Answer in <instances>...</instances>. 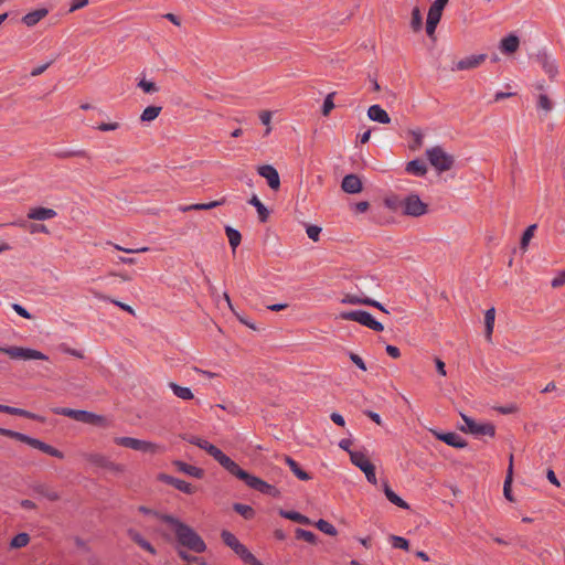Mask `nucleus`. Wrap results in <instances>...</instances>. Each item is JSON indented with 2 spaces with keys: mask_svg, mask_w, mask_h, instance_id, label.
Wrapping results in <instances>:
<instances>
[{
  "mask_svg": "<svg viewBox=\"0 0 565 565\" xmlns=\"http://www.w3.org/2000/svg\"><path fill=\"white\" fill-rule=\"evenodd\" d=\"M216 460L226 471H228L232 476L242 480L247 487L259 491L263 494H267L274 498L279 497V490L273 486L264 481L263 479L250 475L246 470L242 469L234 460H232L227 455H225L220 448L212 449V454L210 455Z\"/></svg>",
  "mask_w": 565,
  "mask_h": 565,
  "instance_id": "obj_1",
  "label": "nucleus"
},
{
  "mask_svg": "<svg viewBox=\"0 0 565 565\" xmlns=\"http://www.w3.org/2000/svg\"><path fill=\"white\" fill-rule=\"evenodd\" d=\"M161 521L173 527L178 543L194 553H203L206 544L203 539L188 524L171 514L161 515Z\"/></svg>",
  "mask_w": 565,
  "mask_h": 565,
  "instance_id": "obj_2",
  "label": "nucleus"
},
{
  "mask_svg": "<svg viewBox=\"0 0 565 565\" xmlns=\"http://www.w3.org/2000/svg\"><path fill=\"white\" fill-rule=\"evenodd\" d=\"M0 435L15 439L21 443H24V444H26L35 449H39L42 452L50 455L52 457H55L58 459L64 458V454L61 450H58L57 448H54L53 446H51L38 438L30 437L25 434L0 427Z\"/></svg>",
  "mask_w": 565,
  "mask_h": 565,
  "instance_id": "obj_3",
  "label": "nucleus"
},
{
  "mask_svg": "<svg viewBox=\"0 0 565 565\" xmlns=\"http://www.w3.org/2000/svg\"><path fill=\"white\" fill-rule=\"evenodd\" d=\"M221 537L223 543L231 547L234 553L248 565H264L260 561H258L249 550L242 544L237 537L231 533L230 531L223 530L221 533Z\"/></svg>",
  "mask_w": 565,
  "mask_h": 565,
  "instance_id": "obj_4",
  "label": "nucleus"
},
{
  "mask_svg": "<svg viewBox=\"0 0 565 565\" xmlns=\"http://www.w3.org/2000/svg\"><path fill=\"white\" fill-rule=\"evenodd\" d=\"M339 317L342 320L358 322L376 332L384 330V326L377 321L370 312L364 310L342 311Z\"/></svg>",
  "mask_w": 565,
  "mask_h": 565,
  "instance_id": "obj_5",
  "label": "nucleus"
},
{
  "mask_svg": "<svg viewBox=\"0 0 565 565\" xmlns=\"http://www.w3.org/2000/svg\"><path fill=\"white\" fill-rule=\"evenodd\" d=\"M426 156L430 164L438 171L445 172L454 167V156L447 153L440 146H435L426 150Z\"/></svg>",
  "mask_w": 565,
  "mask_h": 565,
  "instance_id": "obj_6",
  "label": "nucleus"
},
{
  "mask_svg": "<svg viewBox=\"0 0 565 565\" xmlns=\"http://www.w3.org/2000/svg\"><path fill=\"white\" fill-rule=\"evenodd\" d=\"M399 206L404 215L413 217H419L428 212V205L424 203L416 193H411L405 196L399 202Z\"/></svg>",
  "mask_w": 565,
  "mask_h": 565,
  "instance_id": "obj_7",
  "label": "nucleus"
},
{
  "mask_svg": "<svg viewBox=\"0 0 565 565\" xmlns=\"http://www.w3.org/2000/svg\"><path fill=\"white\" fill-rule=\"evenodd\" d=\"M461 418L465 422V426H462L460 429L463 433H469L475 436H495V426L491 423H477L471 417L461 414Z\"/></svg>",
  "mask_w": 565,
  "mask_h": 565,
  "instance_id": "obj_8",
  "label": "nucleus"
},
{
  "mask_svg": "<svg viewBox=\"0 0 565 565\" xmlns=\"http://www.w3.org/2000/svg\"><path fill=\"white\" fill-rule=\"evenodd\" d=\"M0 353L9 355L11 359L49 360V356L41 351L23 347H0Z\"/></svg>",
  "mask_w": 565,
  "mask_h": 565,
  "instance_id": "obj_9",
  "label": "nucleus"
},
{
  "mask_svg": "<svg viewBox=\"0 0 565 565\" xmlns=\"http://www.w3.org/2000/svg\"><path fill=\"white\" fill-rule=\"evenodd\" d=\"M351 462L364 472L370 483L376 484L375 466L369 460L365 454L362 451L351 452Z\"/></svg>",
  "mask_w": 565,
  "mask_h": 565,
  "instance_id": "obj_10",
  "label": "nucleus"
},
{
  "mask_svg": "<svg viewBox=\"0 0 565 565\" xmlns=\"http://www.w3.org/2000/svg\"><path fill=\"white\" fill-rule=\"evenodd\" d=\"M114 443L118 446L130 448L134 450H139L143 452H153L157 446L152 443L140 440L132 437H116Z\"/></svg>",
  "mask_w": 565,
  "mask_h": 565,
  "instance_id": "obj_11",
  "label": "nucleus"
},
{
  "mask_svg": "<svg viewBox=\"0 0 565 565\" xmlns=\"http://www.w3.org/2000/svg\"><path fill=\"white\" fill-rule=\"evenodd\" d=\"M158 480L168 484V486H172L174 487L175 489H178L179 491L183 492V493H186V494H193L196 492V487L182 480V479H179V478H175V477H172L170 475H167V473H160L158 476Z\"/></svg>",
  "mask_w": 565,
  "mask_h": 565,
  "instance_id": "obj_12",
  "label": "nucleus"
},
{
  "mask_svg": "<svg viewBox=\"0 0 565 565\" xmlns=\"http://www.w3.org/2000/svg\"><path fill=\"white\" fill-rule=\"evenodd\" d=\"M52 412L56 415L66 416V417H70L74 420H77V422H81L84 424L89 423V418L92 415V412H88V411L73 409V408H67V407H55L52 409Z\"/></svg>",
  "mask_w": 565,
  "mask_h": 565,
  "instance_id": "obj_13",
  "label": "nucleus"
},
{
  "mask_svg": "<svg viewBox=\"0 0 565 565\" xmlns=\"http://www.w3.org/2000/svg\"><path fill=\"white\" fill-rule=\"evenodd\" d=\"M487 54H475L466 56L456 63V65L452 67V71H467L477 68L487 60Z\"/></svg>",
  "mask_w": 565,
  "mask_h": 565,
  "instance_id": "obj_14",
  "label": "nucleus"
},
{
  "mask_svg": "<svg viewBox=\"0 0 565 565\" xmlns=\"http://www.w3.org/2000/svg\"><path fill=\"white\" fill-rule=\"evenodd\" d=\"M257 172L267 180L270 189L278 190L280 188V178L277 170L269 164L259 166Z\"/></svg>",
  "mask_w": 565,
  "mask_h": 565,
  "instance_id": "obj_15",
  "label": "nucleus"
},
{
  "mask_svg": "<svg viewBox=\"0 0 565 565\" xmlns=\"http://www.w3.org/2000/svg\"><path fill=\"white\" fill-rule=\"evenodd\" d=\"M434 435L438 440H441L448 446H451L457 449H462L468 445L467 441L457 433L434 431Z\"/></svg>",
  "mask_w": 565,
  "mask_h": 565,
  "instance_id": "obj_16",
  "label": "nucleus"
},
{
  "mask_svg": "<svg viewBox=\"0 0 565 565\" xmlns=\"http://www.w3.org/2000/svg\"><path fill=\"white\" fill-rule=\"evenodd\" d=\"M88 461L97 467L105 468L115 472L124 471V467L121 465L115 463L110 461L107 457L99 454H90L88 456Z\"/></svg>",
  "mask_w": 565,
  "mask_h": 565,
  "instance_id": "obj_17",
  "label": "nucleus"
},
{
  "mask_svg": "<svg viewBox=\"0 0 565 565\" xmlns=\"http://www.w3.org/2000/svg\"><path fill=\"white\" fill-rule=\"evenodd\" d=\"M0 413H6V414H9V415L20 416V417H24V418H28V419L36 420V422H40V423H44V420H45L44 417H42V416H40V415H38L35 413L29 412V411L23 409V408H18V407L2 405V404H0Z\"/></svg>",
  "mask_w": 565,
  "mask_h": 565,
  "instance_id": "obj_18",
  "label": "nucleus"
},
{
  "mask_svg": "<svg viewBox=\"0 0 565 565\" xmlns=\"http://www.w3.org/2000/svg\"><path fill=\"white\" fill-rule=\"evenodd\" d=\"M520 46V39L514 33H510L508 36L501 39L499 49L503 54H514Z\"/></svg>",
  "mask_w": 565,
  "mask_h": 565,
  "instance_id": "obj_19",
  "label": "nucleus"
},
{
  "mask_svg": "<svg viewBox=\"0 0 565 565\" xmlns=\"http://www.w3.org/2000/svg\"><path fill=\"white\" fill-rule=\"evenodd\" d=\"M341 188L345 193L355 194L362 191V181L356 174H348L343 178Z\"/></svg>",
  "mask_w": 565,
  "mask_h": 565,
  "instance_id": "obj_20",
  "label": "nucleus"
},
{
  "mask_svg": "<svg viewBox=\"0 0 565 565\" xmlns=\"http://www.w3.org/2000/svg\"><path fill=\"white\" fill-rule=\"evenodd\" d=\"M172 465L175 467V469L179 472L185 473V475L194 477L196 479H202L205 475V472L202 468L189 465L182 460H174V461H172Z\"/></svg>",
  "mask_w": 565,
  "mask_h": 565,
  "instance_id": "obj_21",
  "label": "nucleus"
},
{
  "mask_svg": "<svg viewBox=\"0 0 565 565\" xmlns=\"http://www.w3.org/2000/svg\"><path fill=\"white\" fill-rule=\"evenodd\" d=\"M56 214V211L53 209L38 206L29 210L28 218L34 221H44L55 217Z\"/></svg>",
  "mask_w": 565,
  "mask_h": 565,
  "instance_id": "obj_22",
  "label": "nucleus"
},
{
  "mask_svg": "<svg viewBox=\"0 0 565 565\" xmlns=\"http://www.w3.org/2000/svg\"><path fill=\"white\" fill-rule=\"evenodd\" d=\"M448 2L449 0H435L433 4L429 7L426 21L439 23L443 17V11L448 4Z\"/></svg>",
  "mask_w": 565,
  "mask_h": 565,
  "instance_id": "obj_23",
  "label": "nucleus"
},
{
  "mask_svg": "<svg viewBox=\"0 0 565 565\" xmlns=\"http://www.w3.org/2000/svg\"><path fill=\"white\" fill-rule=\"evenodd\" d=\"M367 116L371 120L377 121L380 124H390L391 118L386 110H384L380 105H372L367 109Z\"/></svg>",
  "mask_w": 565,
  "mask_h": 565,
  "instance_id": "obj_24",
  "label": "nucleus"
},
{
  "mask_svg": "<svg viewBox=\"0 0 565 565\" xmlns=\"http://www.w3.org/2000/svg\"><path fill=\"white\" fill-rule=\"evenodd\" d=\"M226 201H227L226 196H223L220 200L212 201L209 203H195V204H191V205H186V206H181L180 210L182 212L211 210V209L224 205L226 203Z\"/></svg>",
  "mask_w": 565,
  "mask_h": 565,
  "instance_id": "obj_25",
  "label": "nucleus"
},
{
  "mask_svg": "<svg viewBox=\"0 0 565 565\" xmlns=\"http://www.w3.org/2000/svg\"><path fill=\"white\" fill-rule=\"evenodd\" d=\"M405 171L416 177H424L427 173V166L422 159H414L406 163Z\"/></svg>",
  "mask_w": 565,
  "mask_h": 565,
  "instance_id": "obj_26",
  "label": "nucleus"
},
{
  "mask_svg": "<svg viewBox=\"0 0 565 565\" xmlns=\"http://www.w3.org/2000/svg\"><path fill=\"white\" fill-rule=\"evenodd\" d=\"M285 462L288 465V467L290 468V470L292 471V473L301 481H308L310 480L312 477L310 473H308L307 471H305L300 465L295 460L292 459L291 457L289 456H285Z\"/></svg>",
  "mask_w": 565,
  "mask_h": 565,
  "instance_id": "obj_27",
  "label": "nucleus"
},
{
  "mask_svg": "<svg viewBox=\"0 0 565 565\" xmlns=\"http://www.w3.org/2000/svg\"><path fill=\"white\" fill-rule=\"evenodd\" d=\"M47 13H49L47 9H44V8L36 9L34 11L26 13L22 18V22L28 26H33L36 23H39L43 18H45L47 15Z\"/></svg>",
  "mask_w": 565,
  "mask_h": 565,
  "instance_id": "obj_28",
  "label": "nucleus"
},
{
  "mask_svg": "<svg viewBox=\"0 0 565 565\" xmlns=\"http://www.w3.org/2000/svg\"><path fill=\"white\" fill-rule=\"evenodd\" d=\"M512 476H513V455H510V463L507 472V477L503 484V494L505 499L510 502H514V498L512 495Z\"/></svg>",
  "mask_w": 565,
  "mask_h": 565,
  "instance_id": "obj_29",
  "label": "nucleus"
},
{
  "mask_svg": "<svg viewBox=\"0 0 565 565\" xmlns=\"http://www.w3.org/2000/svg\"><path fill=\"white\" fill-rule=\"evenodd\" d=\"M537 61L541 63L544 72L550 78H554L557 74V67L553 61L550 60L546 53L537 54Z\"/></svg>",
  "mask_w": 565,
  "mask_h": 565,
  "instance_id": "obj_30",
  "label": "nucleus"
},
{
  "mask_svg": "<svg viewBox=\"0 0 565 565\" xmlns=\"http://www.w3.org/2000/svg\"><path fill=\"white\" fill-rule=\"evenodd\" d=\"M495 319V309L492 307L484 313V334L488 341H491Z\"/></svg>",
  "mask_w": 565,
  "mask_h": 565,
  "instance_id": "obj_31",
  "label": "nucleus"
},
{
  "mask_svg": "<svg viewBox=\"0 0 565 565\" xmlns=\"http://www.w3.org/2000/svg\"><path fill=\"white\" fill-rule=\"evenodd\" d=\"M53 156L57 159H68V158H74V157H78V158H85L87 160H90V156L89 153L84 150V149H79V150H57V151H54L53 152Z\"/></svg>",
  "mask_w": 565,
  "mask_h": 565,
  "instance_id": "obj_32",
  "label": "nucleus"
},
{
  "mask_svg": "<svg viewBox=\"0 0 565 565\" xmlns=\"http://www.w3.org/2000/svg\"><path fill=\"white\" fill-rule=\"evenodd\" d=\"M279 515L281 518L288 519L290 521L297 522L299 524L309 525L311 524V521L308 516L297 512V511H287L284 509L279 510Z\"/></svg>",
  "mask_w": 565,
  "mask_h": 565,
  "instance_id": "obj_33",
  "label": "nucleus"
},
{
  "mask_svg": "<svg viewBox=\"0 0 565 565\" xmlns=\"http://www.w3.org/2000/svg\"><path fill=\"white\" fill-rule=\"evenodd\" d=\"M384 493H385V497L387 498V500L397 505L398 508H402V509H405V510H408L409 509V504L404 501L401 497H398L388 486L387 482L384 483Z\"/></svg>",
  "mask_w": 565,
  "mask_h": 565,
  "instance_id": "obj_34",
  "label": "nucleus"
},
{
  "mask_svg": "<svg viewBox=\"0 0 565 565\" xmlns=\"http://www.w3.org/2000/svg\"><path fill=\"white\" fill-rule=\"evenodd\" d=\"M248 203L256 207L259 221L266 222L269 216V211L262 203V201L258 199V196L256 194H253L252 198L248 200Z\"/></svg>",
  "mask_w": 565,
  "mask_h": 565,
  "instance_id": "obj_35",
  "label": "nucleus"
},
{
  "mask_svg": "<svg viewBox=\"0 0 565 565\" xmlns=\"http://www.w3.org/2000/svg\"><path fill=\"white\" fill-rule=\"evenodd\" d=\"M169 387L172 390L173 394L181 399L189 401L194 397L189 387L181 386L174 382H170Z\"/></svg>",
  "mask_w": 565,
  "mask_h": 565,
  "instance_id": "obj_36",
  "label": "nucleus"
},
{
  "mask_svg": "<svg viewBox=\"0 0 565 565\" xmlns=\"http://www.w3.org/2000/svg\"><path fill=\"white\" fill-rule=\"evenodd\" d=\"M225 234L228 238L230 246L235 250L242 242L241 233L231 226H225Z\"/></svg>",
  "mask_w": 565,
  "mask_h": 565,
  "instance_id": "obj_37",
  "label": "nucleus"
},
{
  "mask_svg": "<svg viewBox=\"0 0 565 565\" xmlns=\"http://www.w3.org/2000/svg\"><path fill=\"white\" fill-rule=\"evenodd\" d=\"M233 510L241 516H243L245 520H252L255 518V510L250 505L243 503H234Z\"/></svg>",
  "mask_w": 565,
  "mask_h": 565,
  "instance_id": "obj_38",
  "label": "nucleus"
},
{
  "mask_svg": "<svg viewBox=\"0 0 565 565\" xmlns=\"http://www.w3.org/2000/svg\"><path fill=\"white\" fill-rule=\"evenodd\" d=\"M162 107L160 106H148L143 109L140 120L141 121H151L154 120L161 113Z\"/></svg>",
  "mask_w": 565,
  "mask_h": 565,
  "instance_id": "obj_39",
  "label": "nucleus"
},
{
  "mask_svg": "<svg viewBox=\"0 0 565 565\" xmlns=\"http://www.w3.org/2000/svg\"><path fill=\"white\" fill-rule=\"evenodd\" d=\"M295 534H296L297 540H303L310 544H317L318 537L311 531H307V530L297 527L295 531Z\"/></svg>",
  "mask_w": 565,
  "mask_h": 565,
  "instance_id": "obj_40",
  "label": "nucleus"
},
{
  "mask_svg": "<svg viewBox=\"0 0 565 565\" xmlns=\"http://www.w3.org/2000/svg\"><path fill=\"white\" fill-rule=\"evenodd\" d=\"M30 542V535L28 533H19L15 536L12 537L10 542V547L12 548H21L29 544Z\"/></svg>",
  "mask_w": 565,
  "mask_h": 565,
  "instance_id": "obj_41",
  "label": "nucleus"
},
{
  "mask_svg": "<svg viewBox=\"0 0 565 565\" xmlns=\"http://www.w3.org/2000/svg\"><path fill=\"white\" fill-rule=\"evenodd\" d=\"M537 228L536 224L530 225L522 234L521 242H520V248L523 250H526L530 241L534 236V232Z\"/></svg>",
  "mask_w": 565,
  "mask_h": 565,
  "instance_id": "obj_42",
  "label": "nucleus"
},
{
  "mask_svg": "<svg viewBox=\"0 0 565 565\" xmlns=\"http://www.w3.org/2000/svg\"><path fill=\"white\" fill-rule=\"evenodd\" d=\"M411 26L414 32H418L423 28V17L418 7H415L412 11Z\"/></svg>",
  "mask_w": 565,
  "mask_h": 565,
  "instance_id": "obj_43",
  "label": "nucleus"
},
{
  "mask_svg": "<svg viewBox=\"0 0 565 565\" xmlns=\"http://www.w3.org/2000/svg\"><path fill=\"white\" fill-rule=\"evenodd\" d=\"M20 226L24 227L31 234H35V233L49 234V230L44 224L22 222V223H20Z\"/></svg>",
  "mask_w": 565,
  "mask_h": 565,
  "instance_id": "obj_44",
  "label": "nucleus"
},
{
  "mask_svg": "<svg viewBox=\"0 0 565 565\" xmlns=\"http://www.w3.org/2000/svg\"><path fill=\"white\" fill-rule=\"evenodd\" d=\"M316 526L323 533L328 534V535H331V536H334L337 535L338 531L337 529L328 521L323 520V519H320L317 523H316Z\"/></svg>",
  "mask_w": 565,
  "mask_h": 565,
  "instance_id": "obj_45",
  "label": "nucleus"
},
{
  "mask_svg": "<svg viewBox=\"0 0 565 565\" xmlns=\"http://www.w3.org/2000/svg\"><path fill=\"white\" fill-rule=\"evenodd\" d=\"M88 424L93 425V426H97V427H104V428H106L110 425L109 420L105 416L97 415L95 413H92Z\"/></svg>",
  "mask_w": 565,
  "mask_h": 565,
  "instance_id": "obj_46",
  "label": "nucleus"
},
{
  "mask_svg": "<svg viewBox=\"0 0 565 565\" xmlns=\"http://www.w3.org/2000/svg\"><path fill=\"white\" fill-rule=\"evenodd\" d=\"M390 540H391L392 546L394 548H401L404 551H408L409 542L406 539H404L402 536H397V535H391Z\"/></svg>",
  "mask_w": 565,
  "mask_h": 565,
  "instance_id": "obj_47",
  "label": "nucleus"
},
{
  "mask_svg": "<svg viewBox=\"0 0 565 565\" xmlns=\"http://www.w3.org/2000/svg\"><path fill=\"white\" fill-rule=\"evenodd\" d=\"M178 555L181 559L188 562V563H195V564H199V565H205V561L202 558V557H199V556H193L191 554H189L188 552L183 551V550H179L178 551Z\"/></svg>",
  "mask_w": 565,
  "mask_h": 565,
  "instance_id": "obj_48",
  "label": "nucleus"
},
{
  "mask_svg": "<svg viewBox=\"0 0 565 565\" xmlns=\"http://www.w3.org/2000/svg\"><path fill=\"white\" fill-rule=\"evenodd\" d=\"M537 108L543 109L545 113H548L553 109V103L547 95H545V94L539 95Z\"/></svg>",
  "mask_w": 565,
  "mask_h": 565,
  "instance_id": "obj_49",
  "label": "nucleus"
},
{
  "mask_svg": "<svg viewBox=\"0 0 565 565\" xmlns=\"http://www.w3.org/2000/svg\"><path fill=\"white\" fill-rule=\"evenodd\" d=\"M36 491L42 494L43 497H45L47 500L50 501H57L60 499V494L56 492V491H53V490H49L46 487L44 486H40Z\"/></svg>",
  "mask_w": 565,
  "mask_h": 565,
  "instance_id": "obj_50",
  "label": "nucleus"
},
{
  "mask_svg": "<svg viewBox=\"0 0 565 565\" xmlns=\"http://www.w3.org/2000/svg\"><path fill=\"white\" fill-rule=\"evenodd\" d=\"M335 93H330L324 98L323 105H322V115L328 116L330 111L334 108L333 97Z\"/></svg>",
  "mask_w": 565,
  "mask_h": 565,
  "instance_id": "obj_51",
  "label": "nucleus"
},
{
  "mask_svg": "<svg viewBox=\"0 0 565 565\" xmlns=\"http://www.w3.org/2000/svg\"><path fill=\"white\" fill-rule=\"evenodd\" d=\"M367 297H359L355 295H345V297L341 300L342 303L348 305H365Z\"/></svg>",
  "mask_w": 565,
  "mask_h": 565,
  "instance_id": "obj_52",
  "label": "nucleus"
},
{
  "mask_svg": "<svg viewBox=\"0 0 565 565\" xmlns=\"http://www.w3.org/2000/svg\"><path fill=\"white\" fill-rule=\"evenodd\" d=\"M321 231L322 228L318 225H308L306 228L308 237L311 238L313 242L319 241Z\"/></svg>",
  "mask_w": 565,
  "mask_h": 565,
  "instance_id": "obj_53",
  "label": "nucleus"
},
{
  "mask_svg": "<svg viewBox=\"0 0 565 565\" xmlns=\"http://www.w3.org/2000/svg\"><path fill=\"white\" fill-rule=\"evenodd\" d=\"M138 86L145 92V93H154V92H158L159 88L158 86L156 85V83L153 82H150V81H146V79H141L139 83H138Z\"/></svg>",
  "mask_w": 565,
  "mask_h": 565,
  "instance_id": "obj_54",
  "label": "nucleus"
},
{
  "mask_svg": "<svg viewBox=\"0 0 565 565\" xmlns=\"http://www.w3.org/2000/svg\"><path fill=\"white\" fill-rule=\"evenodd\" d=\"M100 299L110 301L111 303H114L117 307H119L120 309L129 312L130 315H135V310L129 305L122 303L118 300L110 299V297H106V296H102Z\"/></svg>",
  "mask_w": 565,
  "mask_h": 565,
  "instance_id": "obj_55",
  "label": "nucleus"
},
{
  "mask_svg": "<svg viewBox=\"0 0 565 565\" xmlns=\"http://www.w3.org/2000/svg\"><path fill=\"white\" fill-rule=\"evenodd\" d=\"M58 349L63 352V353H66V354H70V355H73L75 358H78V359H83L84 355L81 351L76 350V349H72L70 347H67L65 343H62L60 344Z\"/></svg>",
  "mask_w": 565,
  "mask_h": 565,
  "instance_id": "obj_56",
  "label": "nucleus"
},
{
  "mask_svg": "<svg viewBox=\"0 0 565 565\" xmlns=\"http://www.w3.org/2000/svg\"><path fill=\"white\" fill-rule=\"evenodd\" d=\"M565 285V269L559 271L551 281L553 288H559Z\"/></svg>",
  "mask_w": 565,
  "mask_h": 565,
  "instance_id": "obj_57",
  "label": "nucleus"
},
{
  "mask_svg": "<svg viewBox=\"0 0 565 565\" xmlns=\"http://www.w3.org/2000/svg\"><path fill=\"white\" fill-rule=\"evenodd\" d=\"M350 360L362 371H366V365L362 358L353 352H350L349 354Z\"/></svg>",
  "mask_w": 565,
  "mask_h": 565,
  "instance_id": "obj_58",
  "label": "nucleus"
},
{
  "mask_svg": "<svg viewBox=\"0 0 565 565\" xmlns=\"http://www.w3.org/2000/svg\"><path fill=\"white\" fill-rule=\"evenodd\" d=\"M413 143L409 146L412 150H416L423 145V135L418 131H413Z\"/></svg>",
  "mask_w": 565,
  "mask_h": 565,
  "instance_id": "obj_59",
  "label": "nucleus"
},
{
  "mask_svg": "<svg viewBox=\"0 0 565 565\" xmlns=\"http://www.w3.org/2000/svg\"><path fill=\"white\" fill-rule=\"evenodd\" d=\"M128 534H129V537L131 539V541L135 542L139 547L146 540L139 532H137L135 530H129Z\"/></svg>",
  "mask_w": 565,
  "mask_h": 565,
  "instance_id": "obj_60",
  "label": "nucleus"
},
{
  "mask_svg": "<svg viewBox=\"0 0 565 565\" xmlns=\"http://www.w3.org/2000/svg\"><path fill=\"white\" fill-rule=\"evenodd\" d=\"M128 534H129V537L131 539V541L135 542L139 547L146 540L139 532H137L135 530H129Z\"/></svg>",
  "mask_w": 565,
  "mask_h": 565,
  "instance_id": "obj_61",
  "label": "nucleus"
},
{
  "mask_svg": "<svg viewBox=\"0 0 565 565\" xmlns=\"http://www.w3.org/2000/svg\"><path fill=\"white\" fill-rule=\"evenodd\" d=\"M12 308L13 310L20 316V317H23L25 319H31L32 316L31 313L21 305L19 303H13L12 305Z\"/></svg>",
  "mask_w": 565,
  "mask_h": 565,
  "instance_id": "obj_62",
  "label": "nucleus"
},
{
  "mask_svg": "<svg viewBox=\"0 0 565 565\" xmlns=\"http://www.w3.org/2000/svg\"><path fill=\"white\" fill-rule=\"evenodd\" d=\"M196 446L203 450H205L209 455L212 454V449H215L216 446H214L213 444L209 443L207 440L205 439H200V443H196Z\"/></svg>",
  "mask_w": 565,
  "mask_h": 565,
  "instance_id": "obj_63",
  "label": "nucleus"
},
{
  "mask_svg": "<svg viewBox=\"0 0 565 565\" xmlns=\"http://www.w3.org/2000/svg\"><path fill=\"white\" fill-rule=\"evenodd\" d=\"M386 353L393 358V359H398L401 356V351L395 345H392V344H387L386 348Z\"/></svg>",
  "mask_w": 565,
  "mask_h": 565,
  "instance_id": "obj_64",
  "label": "nucleus"
}]
</instances>
